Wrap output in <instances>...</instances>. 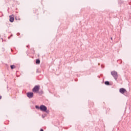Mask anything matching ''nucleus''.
I'll use <instances>...</instances> for the list:
<instances>
[{"label":"nucleus","mask_w":131,"mask_h":131,"mask_svg":"<svg viewBox=\"0 0 131 131\" xmlns=\"http://www.w3.org/2000/svg\"><path fill=\"white\" fill-rule=\"evenodd\" d=\"M11 36H13V35H11Z\"/></svg>","instance_id":"dca6fc26"},{"label":"nucleus","mask_w":131,"mask_h":131,"mask_svg":"<svg viewBox=\"0 0 131 131\" xmlns=\"http://www.w3.org/2000/svg\"><path fill=\"white\" fill-rule=\"evenodd\" d=\"M110 83L108 81L105 82V84H106V85H109Z\"/></svg>","instance_id":"6e6552de"},{"label":"nucleus","mask_w":131,"mask_h":131,"mask_svg":"<svg viewBox=\"0 0 131 131\" xmlns=\"http://www.w3.org/2000/svg\"><path fill=\"white\" fill-rule=\"evenodd\" d=\"M39 91V86L36 85L32 90V91L34 93H36V92H38Z\"/></svg>","instance_id":"7ed1b4c3"},{"label":"nucleus","mask_w":131,"mask_h":131,"mask_svg":"<svg viewBox=\"0 0 131 131\" xmlns=\"http://www.w3.org/2000/svg\"><path fill=\"white\" fill-rule=\"evenodd\" d=\"M40 60L39 59H36V64H40Z\"/></svg>","instance_id":"0eeeda50"},{"label":"nucleus","mask_w":131,"mask_h":131,"mask_svg":"<svg viewBox=\"0 0 131 131\" xmlns=\"http://www.w3.org/2000/svg\"><path fill=\"white\" fill-rule=\"evenodd\" d=\"M28 47H29V46H28H28H27V48H28Z\"/></svg>","instance_id":"4468645a"},{"label":"nucleus","mask_w":131,"mask_h":131,"mask_svg":"<svg viewBox=\"0 0 131 131\" xmlns=\"http://www.w3.org/2000/svg\"><path fill=\"white\" fill-rule=\"evenodd\" d=\"M40 131H43V129H41L40 130Z\"/></svg>","instance_id":"9b49d317"},{"label":"nucleus","mask_w":131,"mask_h":131,"mask_svg":"<svg viewBox=\"0 0 131 131\" xmlns=\"http://www.w3.org/2000/svg\"><path fill=\"white\" fill-rule=\"evenodd\" d=\"M39 109L41 111H43L45 112H47V106H46L43 105H41L39 107Z\"/></svg>","instance_id":"f03ea898"},{"label":"nucleus","mask_w":131,"mask_h":131,"mask_svg":"<svg viewBox=\"0 0 131 131\" xmlns=\"http://www.w3.org/2000/svg\"><path fill=\"white\" fill-rule=\"evenodd\" d=\"M1 99H2V96H0V100H1Z\"/></svg>","instance_id":"ddd939ff"},{"label":"nucleus","mask_w":131,"mask_h":131,"mask_svg":"<svg viewBox=\"0 0 131 131\" xmlns=\"http://www.w3.org/2000/svg\"><path fill=\"white\" fill-rule=\"evenodd\" d=\"M11 68L12 69H14V68H15V66H14V65L11 66Z\"/></svg>","instance_id":"1a4fd4ad"},{"label":"nucleus","mask_w":131,"mask_h":131,"mask_svg":"<svg viewBox=\"0 0 131 131\" xmlns=\"http://www.w3.org/2000/svg\"><path fill=\"white\" fill-rule=\"evenodd\" d=\"M42 117L43 118H44L45 117H43V116H42Z\"/></svg>","instance_id":"2eb2a0df"},{"label":"nucleus","mask_w":131,"mask_h":131,"mask_svg":"<svg viewBox=\"0 0 131 131\" xmlns=\"http://www.w3.org/2000/svg\"><path fill=\"white\" fill-rule=\"evenodd\" d=\"M10 38H11V36L8 37V39H10Z\"/></svg>","instance_id":"f8f14e48"},{"label":"nucleus","mask_w":131,"mask_h":131,"mask_svg":"<svg viewBox=\"0 0 131 131\" xmlns=\"http://www.w3.org/2000/svg\"><path fill=\"white\" fill-rule=\"evenodd\" d=\"M111 73L112 76L115 79V80H117V79L118 78V74H117V72L113 71H112Z\"/></svg>","instance_id":"f257e3e1"},{"label":"nucleus","mask_w":131,"mask_h":131,"mask_svg":"<svg viewBox=\"0 0 131 131\" xmlns=\"http://www.w3.org/2000/svg\"><path fill=\"white\" fill-rule=\"evenodd\" d=\"M9 21L10 22H14V17L10 16V19H9Z\"/></svg>","instance_id":"423d86ee"},{"label":"nucleus","mask_w":131,"mask_h":131,"mask_svg":"<svg viewBox=\"0 0 131 131\" xmlns=\"http://www.w3.org/2000/svg\"><path fill=\"white\" fill-rule=\"evenodd\" d=\"M111 39H112V38H111Z\"/></svg>","instance_id":"f3484780"},{"label":"nucleus","mask_w":131,"mask_h":131,"mask_svg":"<svg viewBox=\"0 0 131 131\" xmlns=\"http://www.w3.org/2000/svg\"><path fill=\"white\" fill-rule=\"evenodd\" d=\"M35 108H36V109H39V106H37V105H36Z\"/></svg>","instance_id":"9d476101"},{"label":"nucleus","mask_w":131,"mask_h":131,"mask_svg":"<svg viewBox=\"0 0 131 131\" xmlns=\"http://www.w3.org/2000/svg\"><path fill=\"white\" fill-rule=\"evenodd\" d=\"M119 92L121 94H124V93H127V91H126V90L124 89V88H121L119 90Z\"/></svg>","instance_id":"39448f33"},{"label":"nucleus","mask_w":131,"mask_h":131,"mask_svg":"<svg viewBox=\"0 0 131 131\" xmlns=\"http://www.w3.org/2000/svg\"><path fill=\"white\" fill-rule=\"evenodd\" d=\"M27 96L28 98L29 99H31L33 97V93L32 92H29L27 94Z\"/></svg>","instance_id":"20e7f679"}]
</instances>
